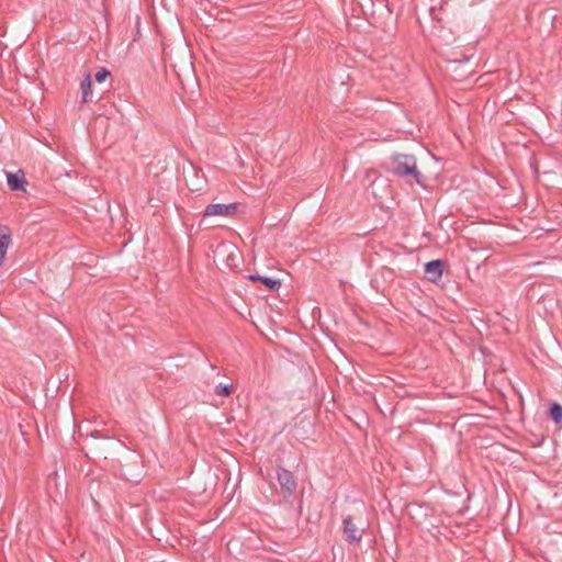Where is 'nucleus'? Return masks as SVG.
<instances>
[{
	"label": "nucleus",
	"instance_id": "obj_1",
	"mask_svg": "<svg viewBox=\"0 0 562 562\" xmlns=\"http://www.w3.org/2000/svg\"><path fill=\"white\" fill-rule=\"evenodd\" d=\"M385 170L396 177L404 178L411 186H424V176L417 169L415 156L408 154H394L385 165Z\"/></svg>",
	"mask_w": 562,
	"mask_h": 562
},
{
	"label": "nucleus",
	"instance_id": "obj_2",
	"mask_svg": "<svg viewBox=\"0 0 562 562\" xmlns=\"http://www.w3.org/2000/svg\"><path fill=\"white\" fill-rule=\"evenodd\" d=\"M277 480L280 484L281 493L285 502H291L297 488V481L294 474L285 468L277 467Z\"/></svg>",
	"mask_w": 562,
	"mask_h": 562
},
{
	"label": "nucleus",
	"instance_id": "obj_3",
	"mask_svg": "<svg viewBox=\"0 0 562 562\" xmlns=\"http://www.w3.org/2000/svg\"><path fill=\"white\" fill-rule=\"evenodd\" d=\"M363 529L359 528L355 522V517L351 515H347L342 519V537L349 542H360L362 539Z\"/></svg>",
	"mask_w": 562,
	"mask_h": 562
},
{
	"label": "nucleus",
	"instance_id": "obj_4",
	"mask_svg": "<svg viewBox=\"0 0 562 562\" xmlns=\"http://www.w3.org/2000/svg\"><path fill=\"white\" fill-rule=\"evenodd\" d=\"M239 207V203H228V204H221V203H213L209 204L203 215L204 216H232L237 213V210Z\"/></svg>",
	"mask_w": 562,
	"mask_h": 562
},
{
	"label": "nucleus",
	"instance_id": "obj_5",
	"mask_svg": "<svg viewBox=\"0 0 562 562\" xmlns=\"http://www.w3.org/2000/svg\"><path fill=\"white\" fill-rule=\"evenodd\" d=\"M445 262L440 259L431 260L425 263V274L428 281L436 283L441 279Z\"/></svg>",
	"mask_w": 562,
	"mask_h": 562
},
{
	"label": "nucleus",
	"instance_id": "obj_6",
	"mask_svg": "<svg viewBox=\"0 0 562 562\" xmlns=\"http://www.w3.org/2000/svg\"><path fill=\"white\" fill-rule=\"evenodd\" d=\"M12 243L11 229L5 226H0V267L3 265L7 251Z\"/></svg>",
	"mask_w": 562,
	"mask_h": 562
},
{
	"label": "nucleus",
	"instance_id": "obj_7",
	"mask_svg": "<svg viewBox=\"0 0 562 562\" xmlns=\"http://www.w3.org/2000/svg\"><path fill=\"white\" fill-rule=\"evenodd\" d=\"M8 187L12 191H25V175L23 170H18L16 172H8L7 175Z\"/></svg>",
	"mask_w": 562,
	"mask_h": 562
},
{
	"label": "nucleus",
	"instance_id": "obj_8",
	"mask_svg": "<svg viewBox=\"0 0 562 562\" xmlns=\"http://www.w3.org/2000/svg\"><path fill=\"white\" fill-rule=\"evenodd\" d=\"M248 279L254 282H260L267 286L271 292L278 291L281 288V281L279 279H272L259 274H249Z\"/></svg>",
	"mask_w": 562,
	"mask_h": 562
},
{
	"label": "nucleus",
	"instance_id": "obj_9",
	"mask_svg": "<svg viewBox=\"0 0 562 562\" xmlns=\"http://www.w3.org/2000/svg\"><path fill=\"white\" fill-rule=\"evenodd\" d=\"M91 85H92L91 78H90V75L88 74L80 83L81 102L82 103H87V102L91 101V97H92Z\"/></svg>",
	"mask_w": 562,
	"mask_h": 562
},
{
	"label": "nucleus",
	"instance_id": "obj_10",
	"mask_svg": "<svg viewBox=\"0 0 562 562\" xmlns=\"http://www.w3.org/2000/svg\"><path fill=\"white\" fill-rule=\"evenodd\" d=\"M549 416L557 425L562 424V406L559 403L551 404Z\"/></svg>",
	"mask_w": 562,
	"mask_h": 562
},
{
	"label": "nucleus",
	"instance_id": "obj_11",
	"mask_svg": "<svg viewBox=\"0 0 562 562\" xmlns=\"http://www.w3.org/2000/svg\"><path fill=\"white\" fill-rule=\"evenodd\" d=\"M232 393V385L229 384H218L216 387H215V394L218 395V396H229Z\"/></svg>",
	"mask_w": 562,
	"mask_h": 562
},
{
	"label": "nucleus",
	"instance_id": "obj_12",
	"mask_svg": "<svg viewBox=\"0 0 562 562\" xmlns=\"http://www.w3.org/2000/svg\"><path fill=\"white\" fill-rule=\"evenodd\" d=\"M111 76V72L106 68H101L95 75L94 80L97 82H103L106 78Z\"/></svg>",
	"mask_w": 562,
	"mask_h": 562
},
{
	"label": "nucleus",
	"instance_id": "obj_13",
	"mask_svg": "<svg viewBox=\"0 0 562 562\" xmlns=\"http://www.w3.org/2000/svg\"><path fill=\"white\" fill-rule=\"evenodd\" d=\"M431 14H432V16H434V19H435V20L441 21V19H440V18H438V16L435 14V11H434V10H431Z\"/></svg>",
	"mask_w": 562,
	"mask_h": 562
}]
</instances>
